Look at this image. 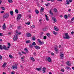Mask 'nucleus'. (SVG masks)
<instances>
[{
	"label": "nucleus",
	"instance_id": "aec40b11",
	"mask_svg": "<svg viewBox=\"0 0 74 74\" xmlns=\"http://www.w3.org/2000/svg\"><path fill=\"white\" fill-rule=\"evenodd\" d=\"M54 12H58V10L56 8H54L53 9Z\"/></svg>",
	"mask_w": 74,
	"mask_h": 74
},
{
	"label": "nucleus",
	"instance_id": "7c9ffc66",
	"mask_svg": "<svg viewBox=\"0 0 74 74\" xmlns=\"http://www.w3.org/2000/svg\"><path fill=\"white\" fill-rule=\"evenodd\" d=\"M16 34H21V32L18 33V32L17 31H16Z\"/></svg>",
	"mask_w": 74,
	"mask_h": 74
},
{
	"label": "nucleus",
	"instance_id": "f8f14e48",
	"mask_svg": "<svg viewBox=\"0 0 74 74\" xmlns=\"http://www.w3.org/2000/svg\"><path fill=\"white\" fill-rule=\"evenodd\" d=\"M27 36L28 37H30L32 36V34L29 33H27Z\"/></svg>",
	"mask_w": 74,
	"mask_h": 74
},
{
	"label": "nucleus",
	"instance_id": "0e129e2a",
	"mask_svg": "<svg viewBox=\"0 0 74 74\" xmlns=\"http://www.w3.org/2000/svg\"><path fill=\"white\" fill-rule=\"evenodd\" d=\"M29 18L30 19H32V17H31V15H29Z\"/></svg>",
	"mask_w": 74,
	"mask_h": 74
},
{
	"label": "nucleus",
	"instance_id": "a19ab883",
	"mask_svg": "<svg viewBox=\"0 0 74 74\" xmlns=\"http://www.w3.org/2000/svg\"><path fill=\"white\" fill-rule=\"evenodd\" d=\"M8 45L9 47H11V44H10V43H8Z\"/></svg>",
	"mask_w": 74,
	"mask_h": 74
},
{
	"label": "nucleus",
	"instance_id": "864d4df0",
	"mask_svg": "<svg viewBox=\"0 0 74 74\" xmlns=\"http://www.w3.org/2000/svg\"><path fill=\"white\" fill-rule=\"evenodd\" d=\"M22 53L23 54H25V55H26V53L25 52H23V51H22Z\"/></svg>",
	"mask_w": 74,
	"mask_h": 74
},
{
	"label": "nucleus",
	"instance_id": "c9c22d12",
	"mask_svg": "<svg viewBox=\"0 0 74 74\" xmlns=\"http://www.w3.org/2000/svg\"><path fill=\"white\" fill-rule=\"evenodd\" d=\"M9 57L10 58H13V56L11 55H9Z\"/></svg>",
	"mask_w": 74,
	"mask_h": 74
},
{
	"label": "nucleus",
	"instance_id": "13d9d810",
	"mask_svg": "<svg viewBox=\"0 0 74 74\" xmlns=\"http://www.w3.org/2000/svg\"><path fill=\"white\" fill-rule=\"evenodd\" d=\"M11 74H15V72H11Z\"/></svg>",
	"mask_w": 74,
	"mask_h": 74
},
{
	"label": "nucleus",
	"instance_id": "4c0bfd02",
	"mask_svg": "<svg viewBox=\"0 0 74 74\" xmlns=\"http://www.w3.org/2000/svg\"><path fill=\"white\" fill-rule=\"evenodd\" d=\"M25 23L27 25H29L30 24V22H29L28 23Z\"/></svg>",
	"mask_w": 74,
	"mask_h": 74
},
{
	"label": "nucleus",
	"instance_id": "3c124183",
	"mask_svg": "<svg viewBox=\"0 0 74 74\" xmlns=\"http://www.w3.org/2000/svg\"><path fill=\"white\" fill-rule=\"evenodd\" d=\"M2 59V56H0V60H1Z\"/></svg>",
	"mask_w": 74,
	"mask_h": 74
},
{
	"label": "nucleus",
	"instance_id": "a211bd4d",
	"mask_svg": "<svg viewBox=\"0 0 74 74\" xmlns=\"http://www.w3.org/2000/svg\"><path fill=\"white\" fill-rule=\"evenodd\" d=\"M49 14H50L51 15H53V14L52 13V11H51V10L50 11H49Z\"/></svg>",
	"mask_w": 74,
	"mask_h": 74
},
{
	"label": "nucleus",
	"instance_id": "72a5a7b5",
	"mask_svg": "<svg viewBox=\"0 0 74 74\" xmlns=\"http://www.w3.org/2000/svg\"><path fill=\"white\" fill-rule=\"evenodd\" d=\"M8 2L10 3H12V0H8Z\"/></svg>",
	"mask_w": 74,
	"mask_h": 74
},
{
	"label": "nucleus",
	"instance_id": "423d86ee",
	"mask_svg": "<svg viewBox=\"0 0 74 74\" xmlns=\"http://www.w3.org/2000/svg\"><path fill=\"white\" fill-rule=\"evenodd\" d=\"M21 18V14H19L18 15L17 17V21H19L20 20Z\"/></svg>",
	"mask_w": 74,
	"mask_h": 74
},
{
	"label": "nucleus",
	"instance_id": "9d476101",
	"mask_svg": "<svg viewBox=\"0 0 74 74\" xmlns=\"http://www.w3.org/2000/svg\"><path fill=\"white\" fill-rule=\"evenodd\" d=\"M52 19H53V20L54 23H55V22H56L57 20L56 19V18H55L52 17Z\"/></svg>",
	"mask_w": 74,
	"mask_h": 74
},
{
	"label": "nucleus",
	"instance_id": "4d7b16f0",
	"mask_svg": "<svg viewBox=\"0 0 74 74\" xmlns=\"http://www.w3.org/2000/svg\"><path fill=\"white\" fill-rule=\"evenodd\" d=\"M69 1L70 3H71V2H72V1H73V0H69Z\"/></svg>",
	"mask_w": 74,
	"mask_h": 74
},
{
	"label": "nucleus",
	"instance_id": "cd10ccee",
	"mask_svg": "<svg viewBox=\"0 0 74 74\" xmlns=\"http://www.w3.org/2000/svg\"><path fill=\"white\" fill-rule=\"evenodd\" d=\"M26 44H28V43H30V41L29 40H27L26 41Z\"/></svg>",
	"mask_w": 74,
	"mask_h": 74
},
{
	"label": "nucleus",
	"instance_id": "5701e85b",
	"mask_svg": "<svg viewBox=\"0 0 74 74\" xmlns=\"http://www.w3.org/2000/svg\"><path fill=\"white\" fill-rule=\"evenodd\" d=\"M24 50V51H26V52H27V53H28L29 52V51H28V50H27V48H25Z\"/></svg>",
	"mask_w": 74,
	"mask_h": 74
},
{
	"label": "nucleus",
	"instance_id": "ddd939ff",
	"mask_svg": "<svg viewBox=\"0 0 74 74\" xmlns=\"http://www.w3.org/2000/svg\"><path fill=\"white\" fill-rule=\"evenodd\" d=\"M54 29L56 31H59V29L58 28H57L56 26L54 27Z\"/></svg>",
	"mask_w": 74,
	"mask_h": 74
},
{
	"label": "nucleus",
	"instance_id": "69168bd1",
	"mask_svg": "<svg viewBox=\"0 0 74 74\" xmlns=\"http://www.w3.org/2000/svg\"><path fill=\"white\" fill-rule=\"evenodd\" d=\"M21 26H19L18 27V29H21Z\"/></svg>",
	"mask_w": 74,
	"mask_h": 74
},
{
	"label": "nucleus",
	"instance_id": "5fc2aeb1",
	"mask_svg": "<svg viewBox=\"0 0 74 74\" xmlns=\"http://www.w3.org/2000/svg\"><path fill=\"white\" fill-rule=\"evenodd\" d=\"M61 71H62V72H64V70L63 69H61Z\"/></svg>",
	"mask_w": 74,
	"mask_h": 74
},
{
	"label": "nucleus",
	"instance_id": "603ef678",
	"mask_svg": "<svg viewBox=\"0 0 74 74\" xmlns=\"http://www.w3.org/2000/svg\"><path fill=\"white\" fill-rule=\"evenodd\" d=\"M51 55H52L53 56H54V53H51Z\"/></svg>",
	"mask_w": 74,
	"mask_h": 74
},
{
	"label": "nucleus",
	"instance_id": "bb28decb",
	"mask_svg": "<svg viewBox=\"0 0 74 74\" xmlns=\"http://www.w3.org/2000/svg\"><path fill=\"white\" fill-rule=\"evenodd\" d=\"M68 18V16L67 15H66L64 16V18H65V19H67Z\"/></svg>",
	"mask_w": 74,
	"mask_h": 74
},
{
	"label": "nucleus",
	"instance_id": "4468645a",
	"mask_svg": "<svg viewBox=\"0 0 74 74\" xmlns=\"http://www.w3.org/2000/svg\"><path fill=\"white\" fill-rule=\"evenodd\" d=\"M3 30H5V28H6V26H5V23H4V24L3 25Z\"/></svg>",
	"mask_w": 74,
	"mask_h": 74
},
{
	"label": "nucleus",
	"instance_id": "de8ad7c7",
	"mask_svg": "<svg viewBox=\"0 0 74 74\" xmlns=\"http://www.w3.org/2000/svg\"><path fill=\"white\" fill-rule=\"evenodd\" d=\"M71 21H74V17L72 18L71 19Z\"/></svg>",
	"mask_w": 74,
	"mask_h": 74
},
{
	"label": "nucleus",
	"instance_id": "20e7f679",
	"mask_svg": "<svg viewBox=\"0 0 74 74\" xmlns=\"http://www.w3.org/2000/svg\"><path fill=\"white\" fill-rule=\"evenodd\" d=\"M60 57L61 59H63V58H64V54L63 53H60Z\"/></svg>",
	"mask_w": 74,
	"mask_h": 74
},
{
	"label": "nucleus",
	"instance_id": "473e14b6",
	"mask_svg": "<svg viewBox=\"0 0 74 74\" xmlns=\"http://www.w3.org/2000/svg\"><path fill=\"white\" fill-rule=\"evenodd\" d=\"M39 43H40L41 45H42V44H44V43L43 42H41V41H40Z\"/></svg>",
	"mask_w": 74,
	"mask_h": 74
},
{
	"label": "nucleus",
	"instance_id": "7ed1b4c3",
	"mask_svg": "<svg viewBox=\"0 0 74 74\" xmlns=\"http://www.w3.org/2000/svg\"><path fill=\"white\" fill-rule=\"evenodd\" d=\"M18 34H15L13 38V40L14 41H16L17 40H18Z\"/></svg>",
	"mask_w": 74,
	"mask_h": 74
},
{
	"label": "nucleus",
	"instance_id": "2f4dec72",
	"mask_svg": "<svg viewBox=\"0 0 74 74\" xmlns=\"http://www.w3.org/2000/svg\"><path fill=\"white\" fill-rule=\"evenodd\" d=\"M32 40L33 41H34L36 40V38H35V36H34V37L32 38Z\"/></svg>",
	"mask_w": 74,
	"mask_h": 74
},
{
	"label": "nucleus",
	"instance_id": "774afa93",
	"mask_svg": "<svg viewBox=\"0 0 74 74\" xmlns=\"http://www.w3.org/2000/svg\"><path fill=\"white\" fill-rule=\"evenodd\" d=\"M58 46H56L55 47V48H58Z\"/></svg>",
	"mask_w": 74,
	"mask_h": 74
},
{
	"label": "nucleus",
	"instance_id": "f03ea898",
	"mask_svg": "<svg viewBox=\"0 0 74 74\" xmlns=\"http://www.w3.org/2000/svg\"><path fill=\"white\" fill-rule=\"evenodd\" d=\"M5 49V50H8V49L7 48V47L5 45H0V49Z\"/></svg>",
	"mask_w": 74,
	"mask_h": 74
},
{
	"label": "nucleus",
	"instance_id": "2eb2a0df",
	"mask_svg": "<svg viewBox=\"0 0 74 74\" xmlns=\"http://www.w3.org/2000/svg\"><path fill=\"white\" fill-rule=\"evenodd\" d=\"M42 71H43V73H45V70H46V68L45 67H43L42 69Z\"/></svg>",
	"mask_w": 74,
	"mask_h": 74
},
{
	"label": "nucleus",
	"instance_id": "c85d7f7f",
	"mask_svg": "<svg viewBox=\"0 0 74 74\" xmlns=\"http://www.w3.org/2000/svg\"><path fill=\"white\" fill-rule=\"evenodd\" d=\"M66 4H70V3L69 1V0H66Z\"/></svg>",
	"mask_w": 74,
	"mask_h": 74
},
{
	"label": "nucleus",
	"instance_id": "bf43d9fd",
	"mask_svg": "<svg viewBox=\"0 0 74 74\" xmlns=\"http://www.w3.org/2000/svg\"><path fill=\"white\" fill-rule=\"evenodd\" d=\"M19 54L20 56H22V54L20 52L19 53Z\"/></svg>",
	"mask_w": 74,
	"mask_h": 74
},
{
	"label": "nucleus",
	"instance_id": "e2e57ef3",
	"mask_svg": "<svg viewBox=\"0 0 74 74\" xmlns=\"http://www.w3.org/2000/svg\"><path fill=\"white\" fill-rule=\"evenodd\" d=\"M74 32L73 31L71 32V34H74Z\"/></svg>",
	"mask_w": 74,
	"mask_h": 74
},
{
	"label": "nucleus",
	"instance_id": "ea45409f",
	"mask_svg": "<svg viewBox=\"0 0 74 74\" xmlns=\"http://www.w3.org/2000/svg\"><path fill=\"white\" fill-rule=\"evenodd\" d=\"M66 68L67 69H69V70H71V68H70V67L69 66L66 67Z\"/></svg>",
	"mask_w": 74,
	"mask_h": 74
},
{
	"label": "nucleus",
	"instance_id": "0eeeda50",
	"mask_svg": "<svg viewBox=\"0 0 74 74\" xmlns=\"http://www.w3.org/2000/svg\"><path fill=\"white\" fill-rule=\"evenodd\" d=\"M34 47L35 49H40V46H37V45H36L34 46Z\"/></svg>",
	"mask_w": 74,
	"mask_h": 74
},
{
	"label": "nucleus",
	"instance_id": "49530a36",
	"mask_svg": "<svg viewBox=\"0 0 74 74\" xmlns=\"http://www.w3.org/2000/svg\"><path fill=\"white\" fill-rule=\"evenodd\" d=\"M37 6H38V7H40V3H37Z\"/></svg>",
	"mask_w": 74,
	"mask_h": 74
},
{
	"label": "nucleus",
	"instance_id": "58836bf2",
	"mask_svg": "<svg viewBox=\"0 0 74 74\" xmlns=\"http://www.w3.org/2000/svg\"><path fill=\"white\" fill-rule=\"evenodd\" d=\"M1 8L2 10H5V8H4V7H1Z\"/></svg>",
	"mask_w": 74,
	"mask_h": 74
},
{
	"label": "nucleus",
	"instance_id": "b1692460",
	"mask_svg": "<svg viewBox=\"0 0 74 74\" xmlns=\"http://www.w3.org/2000/svg\"><path fill=\"white\" fill-rule=\"evenodd\" d=\"M6 64H7V63H4L2 66L3 67H5V65H6Z\"/></svg>",
	"mask_w": 74,
	"mask_h": 74
},
{
	"label": "nucleus",
	"instance_id": "f3484780",
	"mask_svg": "<svg viewBox=\"0 0 74 74\" xmlns=\"http://www.w3.org/2000/svg\"><path fill=\"white\" fill-rule=\"evenodd\" d=\"M42 69V67H40L39 68H36V70H37L38 71H41V70Z\"/></svg>",
	"mask_w": 74,
	"mask_h": 74
},
{
	"label": "nucleus",
	"instance_id": "dca6fc26",
	"mask_svg": "<svg viewBox=\"0 0 74 74\" xmlns=\"http://www.w3.org/2000/svg\"><path fill=\"white\" fill-rule=\"evenodd\" d=\"M30 59L32 60V62H34L35 61L34 59V58L33 57H30Z\"/></svg>",
	"mask_w": 74,
	"mask_h": 74
},
{
	"label": "nucleus",
	"instance_id": "680f3d73",
	"mask_svg": "<svg viewBox=\"0 0 74 74\" xmlns=\"http://www.w3.org/2000/svg\"><path fill=\"white\" fill-rule=\"evenodd\" d=\"M4 11H1V14H3V13H4Z\"/></svg>",
	"mask_w": 74,
	"mask_h": 74
},
{
	"label": "nucleus",
	"instance_id": "37998d69",
	"mask_svg": "<svg viewBox=\"0 0 74 74\" xmlns=\"http://www.w3.org/2000/svg\"><path fill=\"white\" fill-rule=\"evenodd\" d=\"M3 33H0V36H3Z\"/></svg>",
	"mask_w": 74,
	"mask_h": 74
},
{
	"label": "nucleus",
	"instance_id": "6e6d98bb",
	"mask_svg": "<svg viewBox=\"0 0 74 74\" xmlns=\"http://www.w3.org/2000/svg\"><path fill=\"white\" fill-rule=\"evenodd\" d=\"M46 20L47 21H49V19H48V17H46Z\"/></svg>",
	"mask_w": 74,
	"mask_h": 74
},
{
	"label": "nucleus",
	"instance_id": "f257e3e1",
	"mask_svg": "<svg viewBox=\"0 0 74 74\" xmlns=\"http://www.w3.org/2000/svg\"><path fill=\"white\" fill-rule=\"evenodd\" d=\"M64 35L65 36H63V38H64V39H69L70 38V36H69V34L67 33H65L64 34Z\"/></svg>",
	"mask_w": 74,
	"mask_h": 74
},
{
	"label": "nucleus",
	"instance_id": "4be33fe9",
	"mask_svg": "<svg viewBox=\"0 0 74 74\" xmlns=\"http://www.w3.org/2000/svg\"><path fill=\"white\" fill-rule=\"evenodd\" d=\"M32 45H34V46H36V44L35 42H33L32 43Z\"/></svg>",
	"mask_w": 74,
	"mask_h": 74
},
{
	"label": "nucleus",
	"instance_id": "1a4fd4ad",
	"mask_svg": "<svg viewBox=\"0 0 74 74\" xmlns=\"http://www.w3.org/2000/svg\"><path fill=\"white\" fill-rule=\"evenodd\" d=\"M66 64L68 66H71V64H70V61H67L66 62Z\"/></svg>",
	"mask_w": 74,
	"mask_h": 74
},
{
	"label": "nucleus",
	"instance_id": "6ab92c4d",
	"mask_svg": "<svg viewBox=\"0 0 74 74\" xmlns=\"http://www.w3.org/2000/svg\"><path fill=\"white\" fill-rule=\"evenodd\" d=\"M47 30H48V28L46 27H45V28H43V31H44V32H45V31H47Z\"/></svg>",
	"mask_w": 74,
	"mask_h": 74
},
{
	"label": "nucleus",
	"instance_id": "f704fd0d",
	"mask_svg": "<svg viewBox=\"0 0 74 74\" xmlns=\"http://www.w3.org/2000/svg\"><path fill=\"white\" fill-rule=\"evenodd\" d=\"M15 11L16 14H18V10L16 9Z\"/></svg>",
	"mask_w": 74,
	"mask_h": 74
},
{
	"label": "nucleus",
	"instance_id": "79ce46f5",
	"mask_svg": "<svg viewBox=\"0 0 74 74\" xmlns=\"http://www.w3.org/2000/svg\"><path fill=\"white\" fill-rule=\"evenodd\" d=\"M47 35L48 37H49L50 36V34H49V33H47Z\"/></svg>",
	"mask_w": 74,
	"mask_h": 74
},
{
	"label": "nucleus",
	"instance_id": "412c9836",
	"mask_svg": "<svg viewBox=\"0 0 74 74\" xmlns=\"http://www.w3.org/2000/svg\"><path fill=\"white\" fill-rule=\"evenodd\" d=\"M55 50L56 52V53H58V52L59 51V50H58V49L56 48L55 49Z\"/></svg>",
	"mask_w": 74,
	"mask_h": 74
},
{
	"label": "nucleus",
	"instance_id": "052dcab7",
	"mask_svg": "<svg viewBox=\"0 0 74 74\" xmlns=\"http://www.w3.org/2000/svg\"><path fill=\"white\" fill-rule=\"evenodd\" d=\"M39 22H40V23H41V21H42V20H41V19H40V20H39Z\"/></svg>",
	"mask_w": 74,
	"mask_h": 74
},
{
	"label": "nucleus",
	"instance_id": "09e8293b",
	"mask_svg": "<svg viewBox=\"0 0 74 74\" xmlns=\"http://www.w3.org/2000/svg\"><path fill=\"white\" fill-rule=\"evenodd\" d=\"M33 45H29V47L30 48H33Z\"/></svg>",
	"mask_w": 74,
	"mask_h": 74
},
{
	"label": "nucleus",
	"instance_id": "338daca9",
	"mask_svg": "<svg viewBox=\"0 0 74 74\" xmlns=\"http://www.w3.org/2000/svg\"><path fill=\"white\" fill-rule=\"evenodd\" d=\"M38 40L39 42L40 43V41H40V40L39 39H38Z\"/></svg>",
	"mask_w": 74,
	"mask_h": 74
},
{
	"label": "nucleus",
	"instance_id": "c756f323",
	"mask_svg": "<svg viewBox=\"0 0 74 74\" xmlns=\"http://www.w3.org/2000/svg\"><path fill=\"white\" fill-rule=\"evenodd\" d=\"M10 13L11 15H13V14H14V13H13V11H10Z\"/></svg>",
	"mask_w": 74,
	"mask_h": 74
},
{
	"label": "nucleus",
	"instance_id": "393cba45",
	"mask_svg": "<svg viewBox=\"0 0 74 74\" xmlns=\"http://www.w3.org/2000/svg\"><path fill=\"white\" fill-rule=\"evenodd\" d=\"M35 12L36 14H38L39 13V11H38L37 10H36L35 11Z\"/></svg>",
	"mask_w": 74,
	"mask_h": 74
},
{
	"label": "nucleus",
	"instance_id": "9b49d317",
	"mask_svg": "<svg viewBox=\"0 0 74 74\" xmlns=\"http://www.w3.org/2000/svg\"><path fill=\"white\" fill-rule=\"evenodd\" d=\"M12 68L13 69H17V66H12Z\"/></svg>",
	"mask_w": 74,
	"mask_h": 74
},
{
	"label": "nucleus",
	"instance_id": "c03bdc74",
	"mask_svg": "<svg viewBox=\"0 0 74 74\" xmlns=\"http://www.w3.org/2000/svg\"><path fill=\"white\" fill-rule=\"evenodd\" d=\"M53 34H55V35H56V32H55V31H53Z\"/></svg>",
	"mask_w": 74,
	"mask_h": 74
},
{
	"label": "nucleus",
	"instance_id": "6e6552de",
	"mask_svg": "<svg viewBox=\"0 0 74 74\" xmlns=\"http://www.w3.org/2000/svg\"><path fill=\"white\" fill-rule=\"evenodd\" d=\"M46 60H48V62H51V61H52V59H51V58H50V57H49L47 58V60L45 59Z\"/></svg>",
	"mask_w": 74,
	"mask_h": 74
},
{
	"label": "nucleus",
	"instance_id": "a878e982",
	"mask_svg": "<svg viewBox=\"0 0 74 74\" xmlns=\"http://www.w3.org/2000/svg\"><path fill=\"white\" fill-rule=\"evenodd\" d=\"M40 11V12H42L44 10V8H41Z\"/></svg>",
	"mask_w": 74,
	"mask_h": 74
},
{
	"label": "nucleus",
	"instance_id": "39448f33",
	"mask_svg": "<svg viewBox=\"0 0 74 74\" xmlns=\"http://www.w3.org/2000/svg\"><path fill=\"white\" fill-rule=\"evenodd\" d=\"M3 18H7L9 17V14L8 13H6L3 16Z\"/></svg>",
	"mask_w": 74,
	"mask_h": 74
},
{
	"label": "nucleus",
	"instance_id": "e433bc0d",
	"mask_svg": "<svg viewBox=\"0 0 74 74\" xmlns=\"http://www.w3.org/2000/svg\"><path fill=\"white\" fill-rule=\"evenodd\" d=\"M35 27V26H34V25H33L31 26V27L32 29H33V28H34V27Z\"/></svg>",
	"mask_w": 74,
	"mask_h": 74
},
{
	"label": "nucleus",
	"instance_id": "a18cd8bd",
	"mask_svg": "<svg viewBox=\"0 0 74 74\" xmlns=\"http://www.w3.org/2000/svg\"><path fill=\"white\" fill-rule=\"evenodd\" d=\"M45 5H46V6H48V5H49V3H48L47 4H45Z\"/></svg>",
	"mask_w": 74,
	"mask_h": 74
},
{
	"label": "nucleus",
	"instance_id": "8fccbe9b",
	"mask_svg": "<svg viewBox=\"0 0 74 74\" xmlns=\"http://www.w3.org/2000/svg\"><path fill=\"white\" fill-rule=\"evenodd\" d=\"M46 38H47V36H44L43 39H46Z\"/></svg>",
	"mask_w": 74,
	"mask_h": 74
}]
</instances>
